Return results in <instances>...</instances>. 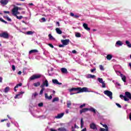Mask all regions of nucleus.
<instances>
[{"mask_svg":"<svg viewBox=\"0 0 131 131\" xmlns=\"http://www.w3.org/2000/svg\"><path fill=\"white\" fill-rule=\"evenodd\" d=\"M61 71L62 73H63L64 74H67L68 73V71H67V69L65 68H62L61 69Z\"/></svg>","mask_w":131,"mask_h":131,"instance_id":"obj_13","label":"nucleus"},{"mask_svg":"<svg viewBox=\"0 0 131 131\" xmlns=\"http://www.w3.org/2000/svg\"><path fill=\"white\" fill-rule=\"evenodd\" d=\"M120 76L122 78V80H123L124 82H126V77L122 74H120Z\"/></svg>","mask_w":131,"mask_h":131,"instance_id":"obj_14","label":"nucleus"},{"mask_svg":"<svg viewBox=\"0 0 131 131\" xmlns=\"http://www.w3.org/2000/svg\"><path fill=\"white\" fill-rule=\"evenodd\" d=\"M86 78H96V76L89 74L87 75Z\"/></svg>","mask_w":131,"mask_h":131,"instance_id":"obj_17","label":"nucleus"},{"mask_svg":"<svg viewBox=\"0 0 131 131\" xmlns=\"http://www.w3.org/2000/svg\"><path fill=\"white\" fill-rule=\"evenodd\" d=\"M100 131H106V129L103 128H100Z\"/></svg>","mask_w":131,"mask_h":131,"instance_id":"obj_57","label":"nucleus"},{"mask_svg":"<svg viewBox=\"0 0 131 131\" xmlns=\"http://www.w3.org/2000/svg\"><path fill=\"white\" fill-rule=\"evenodd\" d=\"M56 24V25H58V26H60V23H59V21H57Z\"/></svg>","mask_w":131,"mask_h":131,"instance_id":"obj_59","label":"nucleus"},{"mask_svg":"<svg viewBox=\"0 0 131 131\" xmlns=\"http://www.w3.org/2000/svg\"><path fill=\"white\" fill-rule=\"evenodd\" d=\"M107 60H111L112 59V55L111 54H108L106 56Z\"/></svg>","mask_w":131,"mask_h":131,"instance_id":"obj_28","label":"nucleus"},{"mask_svg":"<svg viewBox=\"0 0 131 131\" xmlns=\"http://www.w3.org/2000/svg\"><path fill=\"white\" fill-rule=\"evenodd\" d=\"M4 13H5V14H10V11H4Z\"/></svg>","mask_w":131,"mask_h":131,"instance_id":"obj_56","label":"nucleus"},{"mask_svg":"<svg viewBox=\"0 0 131 131\" xmlns=\"http://www.w3.org/2000/svg\"><path fill=\"white\" fill-rule=\"evenodd\" d=\"M88 111H91V112L96 114V110L94 107L89 108Z\"/></svg>","mask_w":131,"mask_h":131,"instance_id":"obj_22","label":"nucleus"},{"mask_svg":"<svg viewBox=\"0 0 131 131\" xmlns=\"http://www.w3.org/2000/svg\"><path fill=\"white\" fill-rule=\"evenodd\" d=\"M74 18H79V16L77 15H74Z\"/></svg>","mask_w":131,"mask_h":131,"instance_id":"obj_53","label":"nucleus"},{"mask_svg":"<svg viewBox=\"0 0 131 131\" xmlns=\"http://www.w3.org/2000/svg\"><path fill=\"white\" fill-rule=\"evenodd\" d=\"M52 82L54 83V84H59V85H61V84H62V83L59 82L57 79H53Z\"/></svg>","mask_w":131,"mask_h":131,"instance_id":"obj_15","label":"nucleus"},{"mask_svg":"<svg viewBox=\"0 0 131 131\" xmlns=\"http://www.w3.org/2000/svg\"><path fill=\"white\" fill-rule=\"evenodd\" d=\"M38 95V94H37V92H35L34 94H33L32 96H33V97L35 98L36 97V96H37Z\"/></svg>","mask_w":131,"mask_h":131,"instance_id":"obj_44","label":"nucleus"},{"mask_svg":"<svg viewBox=\"0 0 131 131\" xmlns=\"http://www.w3.org/2000/svg\"><path fill=\"white\" fill-rule=\"evenodd\" d=\"M9 91H10V87H6L5 89H4V92L5 93H8V92H9Z\"/></svg>","mask_w":131,"mask_h":131,"instance_id":"obj_34","label":"nucleus"},{"mask_svg":"<svg viewBox=\"0 0 131 131\" xmlns=\"http://www.w3.org/2000/svg\"><path fill=\"white\" fill-rule=\"evenodd\" d=\"M67 104L68 108H70V106H71L72 105L71 101H67Z\"/></svg>","mask_w":131,"mask_h":131,"instance_id":"obj_31","label":"nucleus"},{"mask_svg":"<svg viewBox=\"0 0 131 131\" xmlns=\"http://www.w3.org/2000/svg\"><path fill=\"white\" fill-rule=\"evenodd\" d=\"M83 27L88 31H90V30H91V28H89V26L87 24L84 23L83 24Z\"/></svg>","mask_w":131,"mask_h":131,"instance_id":"obj_10","label":"nucleus"},{"mask_svg":"<svg viewBox=\"0 0 131 131\" xmlns=\"http://www.w3.org/2000/svg\"><path fill=\"white\" fill-rule=\"evenodd\" d=\"M74 13H72V12H71V13H70V16H71L72 17H74Z\"/></svg>","mask_w":131,"mask_h":131,"instance_id":"obj_55","label":"nucleus"},{"mask_svg":"<svg viewBox=\"0 0 131 131\" xmlns=\"http://www.w3.org/2000/svg\"><path fill=\"white\" fill-rule=\"evenodd\" d=\"M100 124H101V125H102V126L103 127H105L106 131H109L108 128V126H107V125L106 124H102V123H100Z\"/></svg>","mask_w":131,"mask_h":131,"instance_id":"obj_25","label":"nucleus"},{"mask_svg":"<svg viewBox=\"0 0 131 131\" xmlns=\"http://www.w3.org/2000/svg\"><path fill=\"white\" fill-rule=\"evenodd\" d=\"M120 98H121V99H124V101H129L128 98H126V97L125 96H124L122 94L120 95Z\"/></svg>","mask_w":131,"mask_h":131,"instance_id":"obj_16","label":"nucleus"},{"mask_svg":"<svg viewBox=\"0 0 131 131\" xmlns=\"http://www.w3.org/2000/svg\"><path fill=\"white\" fill-rule=\"evenodd\" d=\"M1 37L5 38V39H8L9 38V33L7 32H3L1 34Z\"/></svg>","mask_w":131,"mask_h":131,"instance_id":"obj_3","label":"nucleus"},{"mask_svg":"<svg viewBox=\"0 0 131 131\" xmlns=\"http://www.w3.org/2000/svg\"><path fill=\"white\" fill-rule=\"evenodd\" d=\"M17 74H19V75H20V74H22V72L19 71V72L17 73Z\"/></svg>","mask_w":131,"mask_h":131,"instance_id":"obj_62","label":"nucleus"},{"mask_svg":"<svg viewBox=\"0 0 131 131\" xmlns=\"http://www.w3.org/2000/svg\"><path fill=\"white\" fill-rule=\"evenodd\" d=\"M48 46L50 47V48H52V49H54V46L52 43H49Z\"/></svg>","mask_w":131,"mask_h":131,"instance_id":"obj_47","label":"nucleus"},{"mask_svg":"<svg viewBox=\"0 0 131 131\" xmlns=\"http://www.w3.org/2000/svg\"><path fill=\"white\" fill-rule=\"evenodd\" d=\"M104 95H106V96H107V97H109V98L111 99H113V93H112V92L111 91H109L108 90H105L104 91Z\"/></svg>","mask_w":131,"mask_h":131,"instance_id":"obj_2","label":"nucleus"},{"mask_svg":"<svg viewBox=\"0 0 131 131\" xmlns=\"http://www.w3.org/2000/svg\"><path fill=\"white\" fill-rule=\"evenodd\" d=\"M72 131H75V129H74V127H72Z\"/></svg>","mask_w":131,"mask_h":131,"instance_id":"obj_63","label":"nucleus"},{"mask_svg":"<svg viewBox=\"0 0 131 131\" xmlns=\"http://www.w3.org/2000/svg\"><path fill=\"white\" fill-rule=\"evenodd\" d=\"M90 128L92 129H97V126H96V124L92 123L90 124Z\"/></svg>","mask_w":131,"mask_h":131,"instance_id":"obj_12","label":"nucleus"},{"mask_svg":"<svg viewBox=\"0 0 131 131\" xmlns=\"http://www.w3.org/2000/svg\"><path fill=\"white\" fill-rule=\"evenodd\" d=\"M81 131H86V128H84L81 130Z\"/></svg>","mask_w":131,"mask_h":131,"instance_id":"obj_64","label":"nucleus"},{"mask_svg":"<svg viewBox=\"0 0 131 131\" xmlns=\"http://www.w3.org/2000/svg\"><path fill=\"white\" fill-rule=\"evenodd\" d=\"M1 22H3V23H5V24H8V22L4 20L3 18H1Z\"/></svg>","mask_w":131,"mask_h":131,"instance_id":"obj_42","label":"nucleus"},{"mask_svg":"<svg viewBox=\"0 0 131 131\" xmlns=\"http://www.w3.org/2000/svg\"><path fill=\"white\" fill-rule=\"evenodd\" d=\"M61 41L62 45H63V46H67L69 45V41H70V40L69 39H68L61 40Z\"/></svg>","mask_w":131,"mask_h":131,"instance_id":"obj_6","label":"nucleus"},{"mask_svg":"<svg viewBox=\"0 0 131 131\" xmlns=\"http://www.w3.org/2000/svg\"><path fill=\"white\" fill-rule=\"evenodd\" d=\"M72 53L73 54H76L77 53V52L75 50H74L72 51Z\"/></svg>","mask_w":131,"mask_h":131,"instance_id":"obj_51","label":"nucleus"},{"mask_svg":"<svg viewBox=\"0 0 131 131\" xmlns=\"http://www.w3.org/2000/svg\"><path fill=\"white\" fill-rule=\"evenodd\" d=\"M96 71V69H93L91 70V72H92V73Z\"/></svg>","mask_w":131,"mask_h":131,"instance_id":"obj_54","label":"nucleus"},{"mask_svg":"<svg viewBox=\"0 0 131 131\" xmlns=\"http://www.w3.org/2000/svg\"><path fill=\"white\" fill-rule=\"evenodd\" d=\"M57 130H59V131H68V130H67V129H66L64 127H61L58 128L57 129Z\"/></svg>","mask_w":131,"mask_h":131,"instance_id":"obj_20","label":"nucleus"},{"mask_svg":"<svg viewBox=\"0 0 131 131\" xmlns=\"http://www.w3.org/2000/svg\"><path fill=\"white\" fill-rule=\"evenodd\" d=\"M99 68L101 71H104V70H105L104 67L102 64L99 65Z\"/></svg>","mask_w":131,"mask_h":131,"instance_id":"obj_38","label":"nucleus"},{"mask_svg":"<svg viewBox=\"0 0 131 131\" xmlns=\"http://www.w3.org/2000/svg\"><path fill=\"white\" fill-rule=\"evenodd\" d=\"M12 70L13 71H15V70H16V67L14 65H12Z\"/></svg>","mask_w":131,"mask_h":131,"instance_id":"obj_48","label":"nucleus"},{"mask_svg":"<svg viewBox=\"0 0 131 131\" xmlns=\"http://www.w3.org/2000/svg\"><path fill=\"white\" fill-rule=\"evenodd\" d=\"M38 106L39 107H42V106H43V103H42V102H41V103H39V104H38Z\"/></svg>","mask_w":131,"mask_h":131,"instance_id":"obj_46","label":"nucleus"},{"mask_svg":"<svg viewBox=\"0 0 131 131\" xmlns=\"http://www.w3.org/2000/svg\"><path fill=\"white\" fill-rule=\"evenodd\" d=\"M53 98V96L52 95H50L49 97L48 96V94H45V98L47 99L48 100H52Z\"/></svg>","mask_w":131,"mask_h":131,"instance_id":"obj_21","label":"nucleus"},{"mask_svg":"<svg viewBox=\"0 0 131 131\" xmlns=\"http://www.w3.org/2000/svg\"><path fill=\"white\" fill-rule=\"evenodd\" d=\"M41 20L43 21V22H46V18L45 17H42Z\"/></svg>","mask_w":131,"mask_h":131,"instance_id":"obj_52","label":"nucleus"},{"mask_svg":"<svg viewBox=\"0 0 131 131\" xmlns=\"http://www.w3.org/2000/svg\"><path fill=\"white\" fill-rule=\"evenodd\" d=\"M40 88H41V89L40 91L39 95H42V94H43V91H45L46 89L43 87H40Z\"/></svg>","mask_w":131,"mask_h":131,"instance_id":"obj_26","label":"nucleus"},{"mask_svg":"<svg viewBox=\"0 0 131 131\" xmlns=\"http://www.w3.org/2000/svg\"><path fill=\"white\" fill-rule=\"evenodd\" d=\"M27 34H28V35H31L32 34H33V32L30 31H28L27 32Z\"/></svg>","mask_w":131,"mask_h":131,"instance_id":"obj_40","label":"nucleus"},{"mask_svg":"<svg viewBox=\"0 0 131 131\" xmlns=\"http://www.w3.org/2000/svg\"><path fill=\"white\" fill-rule=\"evenodd\" d=\"M102 83V88H106V83H105V81H103V82L101 83Z\"/></svg>","mask_w":131,"mask_h":131,"instance_id":"obj_41","label":"nucleus"},{"mask_svg":"<svg viewBox=\"0 0 131 131\" xmlns=\"http://www.w3.org/2000/svg\"><path fill=\"white\" fill-rule=\"evenodd\" d=\"M64 45H63V44H62V45H59V48H63V47H64Z\"/></svg>","mask_w":131,"mask_h":131,"instance_id":"obj_58","label":"nucleus"},{"mask_svg":"<svg viewBox=\"0 0 131 131\" xmlns=\"http://www.w3.org/2000/svg\"><path fill=\"white\" fill-rule=\"evenodd\" d=\"M24 92H20L19 94H17L15 97H14V99H17V98L19 97V96H20V95H21V94H24Z\"/></svg>","mask_w":131,"mask_h":131,"instance_id":"obj_33","label":"nucleus"},{"mask_svg":"<svg viewBox=\"0 0 131 131\" xmlns=\"http://www.w3.org/2000/svg\"><path fill=\"white\" fill-rule=\"evenodd\" d=\"M88 111H89V108H82L80 111V114H82V113H85V112H88Z\"/></svg>","mask_w":131,"mask_h":131,"instance_id":"obj_11","label":"nucleus"},{"mask_svg":"<svg viewBox=\"0 0 131 131\" xmlns=\"http://www.w3.org/2000/svg\"><path fill=\"white\" fill-rule=\"evenodd\" d=\"M33 53H38V50L36 49H34V50H30L29 51V54H32Z\"/></svg>","mask_w":131,"mask_h":131,"instance_id":"obj_24","label":"nucleus"},{"mask_svg":"<svg viewBox=\"0 0 131 131\" xmlns=\"http://www.w3.org/2000/svg\"><path fill=\"white\" fill-rule=\"evenodd\" d=\"M45 86H46V88H48V86H49V81L47 79H46L45 81H43L42 83L40 86V88H45Z\"/></svg>","mask_w":131,"mask_h":131,"instance_id":"obj_5","label":"nucleus"},{"mask_svg":"<svg viewBox=\"0 0 131 131\" xmlns=\"http://www.w3.org/2000/svg\"><path fill=\"white\" fill-rule=\"evenodd\" d=\"M18 10V7L15 6L13 8V9L12 10V12L13 15V16H16V13L17 12Z\"/></svg>","mask_w":131,"mask_h":131,"instance_id":"obj_8","label":"nucleus"},{"mask_svg":"<svg viewBox=\"0 0 131 131\" xmlns=\"http://www.w3.org/2000/svg\"><path fill=\"white\" fill-rule=\"evenodd\" d=\"M48 36H49V39H50V40H52L53 39H55V38H54V37H53V36L51 34H49L48 35Z\"/></svg>","mask_w":131,"mask_h":131,"instance_id":"obj_36","label":"nucleus"},{"mask_svg":"<svg viewBox=\"0 0 131 131\" xmlns=\"http://www.w3.org/2000/svg\"><path fill=\"white\" fill-rule=\"evenodd\" d=\"M8 3H9V0H1V6H2L3 7H5V6H6V5H8Z\"/></svg>","mask_w":131,"mask_h":131,"instance_id":"obj_7","label":"nucleus"},{"mask_svg":"<svg viewBox=\"0 0 131 131\" xmlns=\"http://www.w3.org/2000/svg\"><path fill=\"white\" fill-rule=\"evenodd\" d=\"M41 77V75H33L31 77H30V79L31 80H34V79H37L38 78H40Z\"/></svg>","mask_w":131,"mask_h":131,"instance_id":"obj_4","label":"nucleus"},{"mask_svg":"<svg viewBox=\"0 0 131 131\" xmlns=\"http://www.w3.org/2000/svg\"><path fill=\"white\" fill-rule=\"evenodd\" d=\"M55 30L58 34H61L62 33V31L58 28H56Z\"/></svg>","mask_w":131,"mask_h":131,"instance_id":"obj_23","label":"nucleus"},{"mask_svg":"<svg viewBox=\"0 0 131 131\" xmlns=\"http://www.w3.org/2000/svg\"><path fill=\"white\" fill-rule=\"evenodd\" d=\"M125 96L127 99H128V100H131V94L129 92H125Z\"/></svg>","mask_w":131,"mask_h":131,"instance_id":"obj_9","label":"nucleus"},{"mask_svg":"<svg viewBox=\"0 0 131 131\" xmlns=\"http://www.w3.org/2000/svg\"><path fill=\"white\" fill-rule=\"evenodd\" d=\"M116 45H117L118 46H122V42H121V41L119 40L116 42Z\"/></svg>","mask_w":131,"mask_h":131,"instance_id":"obj_32","label":"nucleus"},{"mask_svg":"<svg viewBox=\"0 0 131 131\" xmlns=\"http://www.w3.org/2000/svg\"><path fill=\"white\" fill-rule=\"evenodd\" d=\"M17 9H18V10L19 11V10H23V8H21V7H17Z\"/></svg>","mask_w":131,"mask_h":131,"instance_id":"obj_60","label":"nucleus"},{"mask_svg":"<svg viewBox=\"0 0 131 131\" xmlns=\"http://www.w3.org/2000/svg\"><path fill=\"white\" fill-rule=\"evenodd\" d=\"M18 20H21V19H22V18H23V16H15Z\"/></svg>","mask_w":131,"mask_h":131,"instance_id":"obj_43","label":"nucleus"},{"mask_svg":"<svg viewBox=\"0 0 131 131\" xmlns=\"http://www.w3.org/2000/svg\"><path fill=\"white\" fill-rule=\"evenodd\" d=\"M69 92H77L76 94H79L80 93H85L88 92V88L86 87H83L82 88L78 87L77 88H73L69 89Z\"/></svg>","mask_w":131,"mask_h":131,"instance_id":"obj_1","label":"nucleus"},{"mask_svg":"<svg viewBox=\"0 0 131 131\" xmlns=\"http://www.w3.org/2000/svg\"><path fill=\"white\" fill-rule=\"evenodd\" d=\"M63 116H64V113L58 114L57 115V116L56 117V118H58V119L62 118V117H63Z\"/></svg>","mask_w":131,"mask_h":131,"instance_id":"obj_19","label":"nucleus"},{"mask_svg":"<svg viewBox=\"0 0 131 131\" xmlns=\"http://www.w3.org/2000/svg\"><path fill=\"white\" fill-rule=\"evenodd\" d=\"M125 42H126V45H127V46L128 48H131V44H130V42H129V41L126 40Z\"/></svg>","mask_w":131,"mask_h":131,"instance_id":"obj_27","label":"nucleus"},{"mask_svg":"<svg viewBox=\"0 0 131 131\" xmlns=\"http://www.w3.org/2000/svg\"><path fill=\"white\" fill-rule=\"evenodd\" d=\"M59 101V98L58 97H55L52 100V102L54 103V102H58Z\"/></svg>","mask_w":131,"mask_h":131,"instance_id":"obj_30","label":"nucleus"},{"mask_svg":"<svg viewBox=\"0 0 131 131\" xmlns=\"http://www.w3.org/2000/svg\"><path fill=\"white\" fill-rule=\"evenodd\" d=\"M17 85L18 86H22V83H19V84H17Z\"/></svg>","mask_w":131,"mask_h":131,"instance_id":"obj_61","label":"nucleus"},{"mask_svg":"<svg viewBox=\"0 0 131 131\" xmlns=\"http://www.w3.org/2000/svg\"><path fill=\"white\" fill-rule=\"evenodd\" d=\"M83 123H84L83 119L81 118V123H80L81 128H82V127H83Z\"/></svg>","mask_w":131,"mask_h":131,"instance_id":"obj_35","label":"nucleus"},{"mask_svg":"<svg viewBox=\"0 0 131 131\" xmlns=\"http://www.w3.org/2000/svg\"><path fill=\"white\" fill-rule=\"evenodd\" d=\"M5 18L7 20V21H9V22H12V19L10 18L9 16H5Z\"/></svg>","mask_w":131,"mask_h":131,"instance_id":"obj_39","label":"nucleus"},{"mask_svg":"<svg viewBox=\"0 0 131 131\" xmlns=\"http://www.w3.org/2000/svg\"><path fill=\"white\" fill-rule=\"evenodd\" d=\"M97 80L99 81V82H100V83H102V82H104V81H103V79L101 78H98Z\"/></svg>","mask_w":131,"mask_h":131,"instance_id":"obj_37","label":"nucleus"},{"mask_svg":"<svg viewBox=\"0 0 131 131\" xmlns=\"http://www.w3.org/2000/svg\"><path fill=\"white\" fill-rule=\"evenodd\" d=\"M116 106H117L118 107H119V108H121V105L119 104V103H116Z\"/></svg>","mask_w":131,"mask_h":131,"instance_id":"obj_49","label":"nucleus"},{"mask_svg":"<svg viewBox=\"0 0 131 131\" xmlns=\"http://www.w3.org/2000/svg\"><path fill=\"white\" fill-rule=\"evenodd\" d=\"M85 107V103H84V104L81 105L79 106V108H80V109H82V107Z\"/></svg>","mask_w":131,"mask_h":131,"instance_id":"obj_45","label":"nucleus"},{"mask_svg":"<svg viewBox=\"0 0 131 131\" xmlns=\"http://www.w3.org/2000/svg\"><path fill=\"white\" fill-rule=\"evenodd\" d=\"M40 85V82L38 81L37 82L33 83V86H35V88H37Z\"/></svg>","mask_w":131,"mask_h":131,"instance_id":"obj_18","label":"nucleus"},{"mask_svg":"<svg viewBox=\"0 0 131 131\" xmlns=\"http://www.w3.org/2000/svg\"><path fill=\"white\" fill-rule=\"evenodd\" d=\"M75 36L76 37H81V34H80V33L76 32Z\"/></svg>","mask_w":131,"mask_h":131,"instance_id":"obj_29","label":"nucleus"},{"mask_svg":"<svg viewBox=\"0 0 131 131\" xmlns=\"http://www.w3.org/2000/svg\"><path fill=\"white\" fill-rule=\"evenodd\" d=\"M15 14H16V15H14V16L15 17H16V16H18V15H20V12L17 11Z\"/></svg>","mask_w":131,"mask_h":131,"instance_id":"obj_50","label":"nucleus"}]
</instances>
